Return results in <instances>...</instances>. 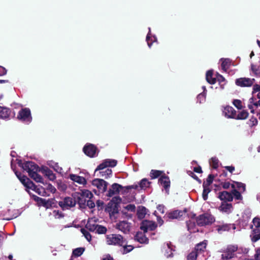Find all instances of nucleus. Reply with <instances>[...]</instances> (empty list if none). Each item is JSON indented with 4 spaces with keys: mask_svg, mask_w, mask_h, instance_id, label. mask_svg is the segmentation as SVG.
Here are the masks:
<instances>
[{
    "mask_svg": "<svg viewBox=\"0 0 260 260\" xmlns=\"http://www.w3.org/2000/svg\"><path fill=\"white\" fill-rule=\"evenodd\" d=\"M123 188V187L117 183H114L112 185L111 188H109L107 196L108 197H112L119 193L120 191Z\"/></svg>",
    "mask_w": 260,
    "mask_h": 260,
    "instance_id": "nucleus-15",
    "label": "nucleus"
},
{
    "mask_svg": "<svg viewBox=\"0 0 260 260\" xmlns=\"http://www.w3.org/2000/svg\"><path fill=\"white\" fill-rule=\"evenodd\" d=\"M112 202H113V204H112V206L109 207L108 208L111 217L118 213V204L121 202V199L119 197H115L112 199Z\"/></svg>",
    "mask_w": 260,
    "mask_h": 260,
    "instance_id": "nucleus-6",
    "label": "nucleus"
},
{
    "mask_svg": "<svg viewBox=\"0 0 260 260\" xmlns=\"http://www.w3.org/2000/svg\"><path fill=\"white\" fill-rule=\"evenodd\" d=\"M21 166L24 170L28 172L29 176L35 181L42 183L44 184L45 185V190L48 193H53L56 191L55 188L51 184H45L43 182L42 177L37 173L39 168L35 162L32 161H26L22 164Z\"/></svg>",
    "mask_w": 260,
    "mask_h": 260,
    "instance_id": "nucleus-1",
    "label": "nucleus"
},
{
    "mask_svg": "<svg viewBox=\"0 0 260 260\" xmlns=\"http://www.w3.org/2000/svg\"><path fill=\"white\" fill-rule=\"evenodd\" d=\"M207 244V241L205 240L199 244H198L194 248V250L198 253L200 254L203 252L206 249Z\"/></svg>",
    "mask_w": 260,
    "mask_h": 260,
    "instance_id": "nucleus-25",
    "label": "nucleus"
},
{
    "mask_svg": "<svg viewBox=\"0 0 260 260\" xmlns=\"http://www.w3.org/2000/svg\"><path fill=\"white\" fill-rule=\"evenodd\" d=\"M210 163L214 169H216L218 167V160L216 157H212L210 161Z\"/></svg>",
    "mask_w": 260,
    "mask_h": 260,
    "instance_id": "nucleus-43",
    "label": "nucleus"
},
{
    "mask_svg": "<svg viewBox=\"0 0 260 260\" xmlns=\"http://www.w3.org/2000/svg\"><path fill=\"white\" fill-rule=\"evenodd\" d=\"M139 188V184H134V185H129V186H126V188L127 189H138Z\"/></svg>",
    "mask_w": 260,
    "mask_h": 260,
    "instance_id": "nucleus-55",
    "label": "nucleus"
},
{
    "mask_svg": "<svg viewBox=\"0 0 260 260\" xmlns=\"http://www.w3.org/2000/svg\"><path fill=\"white\" fill-rule=\"evenodd\" d=\"M87 205L90 208H92L95 206L94 202L89 200H87Z\"/></svg>",
    "mask_w": 260,
    "mask_h": 260,
    "instance_id": "nucleus-54",
    "label": "nucleus"
},
{
    "mask_svg": "<svg viewBox=\"0 0 260 260\" xmlns=\"http://www.w3.org/2000/svg\"><path fill=\"white\" fill-rule=\"evenodd\" d=\"M157 210L161 213H164V206L162 205H158L157 207Z\"/></svg>",
    "mask_w": 260,
    "mask_h": 260,
    "instance_id": "nucleus-59",
    "label": "nucleus"
},
{
    "mask_svg": "<svg viewBox=\"0 0 260 260\" xmlns=\"http://www.w3.org/2000/svg\"><path fill=\"white\" fill-rule=\"evenodd\" d=\"M147 214V209L144 207H141L139 208L137 212V215L139 218L143 219L144 218L145 215Z\"/></svg>",
    "mask_w": 260,
    "mask_h": 260,
    "instance_id": "nucleus-32",
    "label": "nucleus"
},
{
    "mask_svg": "<svg viewBox=\"0 0 260 260\" xmlns=\"http://www.w3.org/2000/svg\"><path fill=\"white\" fill-rule=\"evenodd\" d=\"M218 209L223 213L229 214L232 212L233 210L232 205L230 203L223 202L221 203V205L218 207Z\"/></svg>",
    "mask_w": 260,
    "mask_h": 260,
    "instance_id": "nucleus-19",
    "label": "nucleus"
},
{
    "mask_svg": "<svg viewBox=\"0 0 260 260\" xmlns=\"http://www.w3.org/2000/svg\"><path fill=\"white\" fill-rule=\"evenodd\" d=\"M49 165H50V166L52 167L54 169V170H55L57 172H60L61 170V168H60L58 166V164L56 163H53V164H52V165L49 164Z\"/></svg>",
    "mask_w": 260,
    "mask_h": 260,
    "instance_id": "nucleus-53",
    "label": "nucleus"
},
{
    "mask_svg": "<svg viewBox=\"0 0 260 260\" xmlns=\"http://www.w3.org/2000/svg\"><path fill=\"white\" fill-rule=\"evenodd\" d=\"M223 113L228 118H235L236 116V111L231 106H226L224 108Z\"/></svg>",
    "mask_w": 260,
    "mask_h": 260,
    "instance_id": "nucleus-20",
    "label": "nucleus"
},
{
    "mask_svg": "<svg viewBox=\"0 0 260 260\" xmlns=\"http://www.w3.org/2000/svg\"><path fill=\"white\" fill-rule=\"evenodd\" d=\"M18 118L22 121L30 122L31 119V117L30 116V111L29 109L27 108L22 109L19 112Z\"/></svg>",
    "mask_w": 260,
    "mask_h": 260,
    "instance_id": "nucleus-12",
    "label": "nucleus"
},
{
    "mask_svg": "<svg viewBox=\"0 0 260 260\" xmlns=\"http://www.w3.org/2000/svg\"><path fill=\"white\" fill-rule=\"evenodd\" d=\"M233 104L238 109H242L243 108L242 101L240 100H234L233 101Z\"/></svg>",
    "mask_w": 260,
    "mask_h": 260,
    "instance_id": "nucleus-42",
    "label": "nucleus"
},
{
    "mask_svg": "<svg viewBox=\"0 0 260 260\" xmlns=\"http://www.w3.org/2000/svg\"><path fill=\"white\" fill-rule=\"evenodd\" d=\"M260 91V85L255 84L253 87L252 95L254 97V94Z\"/></svg>",
    "mask_w": 260,
    "mask_h": 260,
    "instance_id": "nucleus-52",
    "label": "nucleus"
},
{
    "mask_svg": "<svg viewBox=\"0 0 260 260\" xmlns=\"http://www.w3.org/2000/svg\"><path fill=\"white\" fill-rule=\"evenodd\" d=\"M159 181L160 184L163 185L164 187L168 192V190L170 185V182L169 178L166 176L161 177L159 179Z\"/></svg>",
    "mask_w": 260,
    "mask_h": 260,
    "instance_id": "nucleus-26",
    "label": "nucleus"
},
{
    "mask_svg": "<svg viewBox=\"0 0 260 260\" xmlns=\"http://www.w3.org/2000/svg\"><path fill=\"white\" fill-rule=\"evenodd\" d=\"M156 226L157 225L154 222L149 220H144L142 222L140 228L144 232H146L148 230H154Z\"/></svg>",
    "mask_w": 260,
    "mask_h": 260,
    "instance_id": "nucleus-13",
    "label": "nucleus"
},
{
    "mask_svg": "<svg viewBox=\"0 0 260 260\" xmlns=\"http://www.w3.org/2000/svg\"><path fill=\"white\" fill-rule=\"evenodd\" d=\"M213 72L212 71H208L206 73V80L207 81L211 84H213L216 82V79L212 77Z\"/></svg>",
    "mask_w": 260,
    "mask_h": 260,
    "instance_id": "nucleus-31",
    "label": "nucleus"
},
{
    "mask_svg": "<svg viewBox=\"0 0 260 260\" xmlns=\"http://www.w3.org/2000/svg\"><path fill=\"white\" fill-rule=\"evenodd\" d=\"M254 79L249 78H240L237 79L236 81V84L241 87L251 86L254 82Z\"/></svg>",
    "mask_w": 260,
    "mask_h": 260,
    "instance_id": "nucleus-9",
    "label": "nucleus"
},
{
    "mask_svg": "<svg viewBox=\"0 0 260 260\" xmlns=\"http://www.w3.org/2000/svg\"><path fill=\"white\" fill-rule=\"evenodd\" d=\"M255 258L257 260H260V249H257L255 254Z\"/></svg>",
    "mask_w": 260,
    "mask_h": 260,
    "instance_id": "nucleus-57",
    "label": "nucleus"
},
{
    "mask_svg": "<svg viewBox=\"0 0 260 260\" xmlns=\"http://www.w3.org/2000/svg\"><path fill=\"white\" fill-rule=\"evenodd\" d=\"M10 114V110L6 107L0 106V118H6L8 117Z\"/></svg>",
    "mask_w": 260,
    "mask_h": 260,
    "instance_id": "nucleus-28",
    "label": "nucleus"
},
{
    "mask_svg": "<svg viewBox=\"0 0 260 260\" xmlns=\"http://www.w3.org/2000/svg\"><path fill=\"white\" fill-rule=\"evenodd\" d=\"M103 260H113V259L110 255H106L103 258Z\"/></svg>",
    "mask_w": 260,
    "mask_h": 260,
    "instance_id": "nucleus-64",
    "label": "nucleus"
},
{
    "mask_svg": "<svg viewBox=\"0 0 260 260\" xmlns=\"http://www.w3.org/2000/svg\"><path fill=\"white\" fill-rule=\"evenodd\" d=\"M6 73L7 71L6 69L0 66V76L4 75L6 74Z\"/></svg>",
    "mask_w": 260,
    "mask_h": 260,
    "instance_id": "nucleus-58",
    "label": "nucleus"
},
{
    "mask_svg": "<svg viewBox=\"0 0 260 260\" xmlns=\"http://www.w3.org/2000/svg\"><path fill=\"white\" fill-rule=\"evenodd\" d=\"M58 205L63 210H66L75 206L76 202L71 198L67 197L63 200L59 201Z\"/></svg>",
    "mask_w": 260,
    "mask_h": 260,
    "instance_id": "nucleus-7",
    "label": "nucleus"
},
{
    "mask_svg": "<svg viewBox=\"0 0 260 260\" xmlns=\"http://www.w3.org/2000/svg\"><path fill=\"white\" fill-rule=\"evenodd\" d=\"M106 243L108 245L121 246L124 245L125 239L119 234H110L106 236Z\"/></svg>",
    "mask_w": 260,
    "mask_h": 260,
    "instance_id": "nucleus-3",
    "label": "nucleus"
},
{
    "mask_svg": "<svg viewBox=\"0 0 260 260\" xmlns=\"http://www.w3.org/2000/svg\"><path fill=\"white\" fill-rule=\"evenodd\" d=\"M112 170L109 169H107L105 171L100 172L101 176L105 178L109 177L112 174Z\"/></svg>",
    "mask_w": 260,
    "mask_h": 260,
    "instance_id": "nucleus-39",
    "label": "nucleus"
},
{
    "mask_svg": "<svg viewBox=\"0 0 260 260\" xmlns=\"http://www.w3.org/2000/svg\"><path fill=\"white\" fill-rule=\"evenodd\" d=\"M117 161L115 159H107L103 161V162L98 166L95 169V171L98 170H102L107 167H114L116 166Z\"/></svg>",
    "mask_w": 260,
    "mask_h": 260,
    "instance_id": "nucleus-10",
    "label": "nucleus"
},
{
    "mask_svg": "<svg viewBox=\"0 0 260 260\" xmlns=\"http://www.w3.org/2000/svg\"><path fill=\"white\" fill-rule=\"evenodd\" d=\"M92 184L102 192H105L107 189V183L103 179H95L92 181Z\"/></svg>",
    "mask_w": 260,
    "mask_h": 260,
    "instance_id": "nucleus-11",
    "label": "nucleus"
},
{
    "mask_svg": "<svg viewBox=\"0 0 260 260\" xmlns=\"http://www.w3.org/2000/svg\"><path fill=\"white\" fill-rule=\"evenodd\" d=\"M69 178L74 182H76L79 184L85 185L87 183L86 180L84 177L78 176L77 175L70 174Z\"/></svg>",
    "mask_w": 260,
    "mask_h": 260,
    "instance_id": "nucleus-22",
    "label": "nucleus"
},
{
    "mask_svg": "<svg viewBox=\"0 0 260 260\" xmlns=\"http://www.w3.org/2000/svg\"><path fill=\"white\" fill-rule=\"evenodd\" d=\"M150 183L147 179L144 178L138 184L139 188L141 189H145L149 186Z\"/></svg>",
    "mask_w": 260,
    "mask_h": 260,
    "instance_id": "nucleus-35",
    "label": "nucleus"
},
{
    "mask_svg": "<svg viewBox=\"0 0 260 260\" xmlns=\"http://www.w3.org/2000/svg\"><path fill=\"white\" fill-rule=\"evenodd\" d=\"M230 229V225L225 224V225H222L221 226H219L217 230L219 232H220V231H229Z\"/></svg>",
    "mask_w": 260,
    "mask_h": 260,
    "instance_id": "nucleus-50",
    "label": "nucleus"
},
{
    "mask_svg": "<svg viewBox=\"0 0 260 260\" xmlns=\"http://www.w3.org/2000/svg\"><path fill=\"white\" fill-rule=\"evenodd\" d=\"M135 239L141 243H148V239L141 232L138 233L135 236Z\"/></svg>",
    "mask_w": 260,
    "mask_h": 260,
    "instance_id": "nucleus-24",
    "label": "nucleus"
},
{
    "mask_svg": "<svg viewBox=\"0 0 260 260\" xmlns=\"http://www.w3.org/2000/svg\"><path fill=\"white\" fill-rule=\"evenodd\" d=\"M247 107L251 113H256L260 119V100L256 101L255 97L252 96L249 100Z\"/></svg>",
    "mask_w": 260,
    "mask_h": 260,
    "instance_id": "nucleus-4",
    "label": "nucleus"
},
{
    "mask_svg": "<svg viewBox=\"0 0 260 260\" xmlns=\"http://www.w3.org/2000/svg\"><path fill=\"white\" fill-rule=\"evenodd\" d=\"M83 151L85 154L89 157H94L96 155V148L92 144L85 146L83 148Z\"/></svg>",
    "mask_w": 260,
    "mask_h": 260,
    "instance_id": "nucleus-18",
    "label": "nucleus"
},
{
    "mask_svg": "<svg viewBox=\"0 0 260 260\" xmlns=\"http://www.w3.org/2000/svg\"><path fill=\"white\" fill-rule=\"evenodd\" d=\"M231 185V184L229 182H223L222 183V186L224 189H228Z\"/></svg>",
    "mask_w": 260,
    "mask_h": 260,
    "instance_id": "nucleus-56",
    "label": "nucleus"
},
{
    "mask_svg": "<svg viewBox=\"0 0 260 260\" xmlns=\"http://www.w3.org/2000/svg\"><path fill=\"white\" fill-rule=\"evenodd\" d=\"M238 247L236 245H230L228 247L226 251L222 255L223 258L230 259L233 257L234 253L237 250Z\"/></svg>",
    "mask_w": 260,
    "mask_h": 260,
    "instance_id": "nucleus-16",
    "label": "nucleus"
},
{
    "mask_svg": "<svg viewBox=\"0 0 260 260\" xmlns=\"http://www.w3.org/2000/svg\"><path fill=\"white\" fill-rule=\"evenodd\" d=\"M232 196L233 195L237 200H241L242 198L241 193L236 189H234L232 191Z\"/></svg>",
    "mask_w": 260,
    "mask_h": 260,
    "instance_id": "nucleus-45",
    "label": "nucleus"
},
{
    "mask_svg": "<svg viewBox=\"0 0 260 260\" xmlns=\"http://www.w3.org/2000/svg\"><path fill=\"white\" fill-rule=\"evenodd\" d=\"M81 232L88 242L91 240V236L90 233L85 229H82Z\"/></svg>",
    "mask_w": 260,
    "mask_h": 260,
    "instance_id": "nucleus-38",
    "label": "nucleus"
},
{
    "mask_svg": "<svg viewBox=\"0 0 260 260\" xmlns=\"http://www.w3.org/2000/svg\"><path fill=\"white\" fill-rule=\"evenodd\" d=\"M225 168L231 173H232L235 170V168L233 166H226Z\"/></svg>",
    "mask_w": 260,
    "mask_h": 260,
    "instance_id": "nucleus-60",
    "label": "nucleus"
},
{
    "mask_svg": "<svg viewBox=\"0 0 260 260\" xmlns=\"http://www.w3.org/2000/svg\"><path fill=\"white\" fill-rule=\"evenodd\" d=\"M94 231L98 234H105L107 232V229L103 226L98 225Z\"/></svg>",
    "mask_w": 260,
    "mask_h": 260,
    "instance_id": "nucleus-41",
    "label": "nucleus"
},
{
    "mask_svg": "<svg viewBox=\"0 0 260 260\" xmlns=\"http://www.w3.org/2000/svg\"><path fill=\"white\" fill-rule=\"evenodd\" d=\"M81 196L86 200H89L93 197V194L91 192L88 190L84 189L81 190Z\"/></svg>",
    "mask_w": 260,
    "mask_h": 260,
    "instance_id": "nucleus-30",
    "label": "nucleus"
},
{
    "mask_svg": "<svg viewBox=\"0 0 260 260\" xmlns=\"http://www.w3.org/2000/svg\"><path fill=\"white\" fill-rule=\"evenodd\" d=\"M236 186L241 192H244L245 190V185L241 182H236Z\"/></svg>",
    "mask_w": 260,
    "mask_h": 260,
    "instance_id": "nucleus-49",
    "label": "nucleus"
},
{
    "mask_svg": "<svg viewBox=\"0 0 260 260\" xmlns=\"http://www.w3.org/2000/svg\"><path fill=\"white\" fill-rule=\"evenodd\" d=\"M215 221L214 217L209 214H204L200 215L197 219L199 225L204 226L212 223Z\"/></svg>",
    "mask_w": 260,
    "mask_h": 260,
    "instance_id": "nucleus-5",
    "label": "nucleus"
},
{
    "mask_svg": "<svg viewBox=\"0 0 260 260\" xmlns=\"http://www.w3.org/2000/svg\"><path fill=\"white\" fill-rule=\"evenodd\" d=\"M184 212L180 210H175L166 214L164 218L167 219H177L183 216Z\"/></svg>",
    "mask_w": 260,
    "mask_h": 260,
    "instance_id": "nucleus-17",
    "label": "nucleus"
},
{
    "mask_svg": "<svg viewBox=\"0 0 260 260\" xmlns=\"http://www.w3.org/2000/svg\"><path fill=\"white\" fill-rule=\"evenodd\" d=\"M97 220L98 219L95 217L89 218L86 225V228L90 231L94 232L96 230L95 228L98 225V224L95 223Z\"/></svg>",
    "mask_w": 260,
    "mask_h": 260,
    "instance_id": "nucleus-23",
    "label": "nucleus"
},
{
    "mask_svg": "<svg viewBox=\"0 0 260 260\" xmlns=\"http://www.w3.org/2000/svg\"><path fill=\"white\" fill-rule=\"evenodd\" d=\"M45 171L46 175L48 176V178L50 180H54V179H55V175L53 173V172L51 170L47 169L45 170Z\"/></svg>",
    "mask_w": 260,
    "mask_h": 260,
    "instance_id": "nucleus-40",
    "label": "nucleus"
},
{
    "mask_svg": "<svg viewBox=\"0 0 260 260\" xmlns=\"http://www.w3.org/2000/svg\"><path fill=\"white\" fill-rule=\"evenodd\" d=\"M213 180V176L212 175H210L207 179V182L210 184L212 182Z\"/></svg>",
    "mask_w": 260,
    "mask_h": 260,
    "instance_id": "nucleus-62",
    "label": "nucleus"
},
{
    "mask_svg": "<svg viewBox=\"0 0 260 260\" xmlns=\"http://www.w3.org/2000/svg\"><path fill=\"white\" fill-rule=\"evenodd\" d=\"M218 198L220 200L224 201L225 202H231L233 199L232 193L226 191L219 192Z\"/></svg>",
    "mask_w": 260,
    "mask_h": 260,
    "instance_id": "nucleus-21",
    "label": "nucleus"
},
{
    "mask_svg": "<svg viewBox=\"0 0 260 260\" xmlns=\"http://www.w3.org/2000/svg\"><path fill=\"white\" fill-rule=\"evenodd\" d=\"M253 225L255 227V229H259L260 227V218L255 217L252 221Z\"/></svg>",
    "mask_w": 260,
    "mask_h": 260,
    "instance_id": "nucleus-46",
    "label": "nucleus"
},
{
    "mask_svg": "<svg viewBox=\"0 0 260 260\" xmlns=\"http://www.w3.org/2000/svg\"><path fill=\"white\" fill-rule=\"evenodd\" d=\"M221 68L223 70L226 71L231 64V61L229 59H221Z\"/></svg>",
    "mask_w": 260,
    "mask_h": 260,
    "instance_id": "nucleus-34",
    "label": "nucleus"
},
{
    "mask_svg": "<svg viewBox=\"0 0 260 260\" xmlns=\"http://www.w3.org/2000/svg\"><path fill=\"white\" fill-rule=\"evenodd\" d=\"M121 247H123V253H128L130 251H131L134 247L133 246L131 245H127V242H126V240H125V244H124V245H122L121 246Z\"/></svg>",
    "mask_w": 260,
    "mask_h": 260,
    "instance_id": "nucleus-37",
    "label": "nucleus"
},
{
    "mask_svg": "<svg viewBox=\"0 0 260 260\" xmlns=\"http://www.w3.org/2000/svg\"><path fill=\"white\" fill-rule=\"evenodd\" d=\"M34 199L39 206H44L46 208H49L54 204L55 200L54 199L46 200L37 196H35Z\"/></svg>",
    "mask_w": 260,
    "mask_h": 260,
    "instance_id": "nucleus-8",
    "label": "nucleus"
},
{
    "mask_svg": "<svg viewBox=\"0 0 260 260\" xmlns=\"http://www.w3.org/2000/svg\"><path fill=\"white\" fill-rule=\"evenodd\" d=\"M53 215L54 217L56 219H59L63 217V215L62 213L58 210H54L53 211Z\"/></svg>",
    "mask_w": 260,
    "mask_h": 260,
    "instance_id": "nucleus-48",
    "label": "nucleus"
},
{
    "mask_svg": "<svg viewBox=\"0 0 260 260\" xmlns=\"http://www.w3.org/2000/svg\"><path fill=\"white\" fill-rule=\"evenodd\" d=\"M210 191L209 188H204L203 190L202 196L204 200L206 201L208 198V194Z\"/></svg>",
    "mask_w": 260,
    "mask_h": 260,
    "instance_id": "nucleus-51",
    "label": "nucleus"
},
{
    "mask_svg": "<svg viewBox=\"0 0 260 260\" xmlns=\"http://www.w3.org/2000/svg\"><path fill=\"white\" fill-rule=\"evenodd\" d=\"M161 172L157 170H152L150 173V175L152 178H155L158 177L161 175Z\"/></svg>",
    "mask_w": 260,
    "mask_h": 260,
    "instance_id": "nucleus-47",
    "label": "nucleus"
},
{
    "mask_svg": "<svg viewBox=\"0 0 260 260\" xmlns=\"http://www.w3.org/2000/svg\"><path fill=\"white\" fill-rule=\"evenodd\" d=\"M136 209V207L133 204H128L125 206L123 207V209L121 211V212L126 216H128L127 214V212H135Z\"/></svg>",
    "mask_w": 260,
    "mask_h": 260,
    "instance_id": "nucleus-27",
    "label": "nucleus"
},
{
    "mask_svg": "<svg viewBox=\"0 0 260 260\" xmlns=\"http://www.w3.org/2000/svg\"><path fill=\"white\" fill-rule=\"evenodd\" d=\"M260 229H254L253 230V233L250 235L251 240L253 242H256L257 240L260 239Z\"/></svg>",
    "mask_w": 260,
    "mask_h": 260,
    "instance_id": "nucleus-29",
    "label": "nucleus"
},
{
    "mask_svg": "<svg viewBox=\"0 0 260 260\" xmlns=\"http://www.w3.org/2000/svg\"><path fill=\"white\" fill-rule=\"evenodd\" d=\"M248 113L245 111L243 110L241 111L238 114H236V117L235 118L236 119H241L243 120L246 119L248 116Z\"/></svg>",
    "mask_w": 260,
    "mask_h": 260,
    "instance_id": "nucleus-33",
    "label": "nucleus"
},
{
    "mask_svg": "<svg viewBox=\"0 0 260 260\" xmlns=\"http://www.w3.org/2000/svg\"><path fill=\"white\" fill-rule=\"evenodd\" d=\"M198 254H199L194 250L188 254L187 260H196Z\"/></svg>",
    "mask_w": 260,
    "mask_h": 260,
    "instance_id": "nucleus-44",
    "label": "nucleus"
},
{
    "mask_svg": "<svg viewBox=\"0 0 260 260\" xmlns=\"http://www.w3.org/2000/svg\"><path fill=\"white\" fill-rule=\"evenodd\" d=\"M115 228L123 233L126 234L129 231L131 225L127 221H121L116 223Z\"/></svg>",
    "mask_w": 260,
    "mask_h": 260,
    "instance_id": "nucleus-14",
    "label": "nucleus"
},
{
    "mask_svg": "<svg viewBox=\"0 0 260 260\" xmlns=\"http://www.w3.org/2000/svg\"><path fill=\"white\" fill-rule=\"evenodd\" d=\"M16 175L21 183L26 187L35 190L40 196L44 197L50 196V193L45 190V187L36 186L29 178L25 176L21 175L20 173L16 172Z\"/></svg>",
    "mask_w": 260,
    "mask_h": 260,
    "instance_id": "nucleus-2",
    "label": "nucleus"
},
{
    "mask_svg": "<svg viewBox=\"0 0 260 260\" xmlns=\"http://www.w3.org/2000/svg\"><path fill=\"white\" fill-rule=\"evenodd\" d=\"M250 121V122H251L252 125H254L256 124L257 123V120L256 118L252 117L251 118Z\"/></svg>",
    "mask_w": 260,
    "mask_h": 260,
    "instance_id": "nucleus-61",
    "label": "nucleus"
},
{
    "mask_svg": "<svg viewBox=\"0 0 260 260\" xmlns=\"http://www.w3.org/2000/svg\"><path fill=\"white\" fill-rule=\"evenodd\" d=\"M84 250H85V248H82V247H79V248H76L73 250V254L74 256H77V257L80 256V255H81L82 254V253H83Z\"/></svg>",
    "mask_w": 260,
    "mask_h": 260,
    "instance_id": "nucleus-36",
    "label": "nucleus"
},
{
    "mask_svg": "<svg viewBox=\"0 0 260 260\" xmlns=\"http://www.w3.org/2000/svg\"><path fill=\"white\" fill-rule=\"evenodd\" d=\"M193 171L197 173H201L202 169L200 167H196L194 168Z\"/></svg>",
    "mask_w": 260,
    "mask_h": 260,
    "instance_id": "nucleus-63",
    "label": "nucleus"
}]
</instances>
